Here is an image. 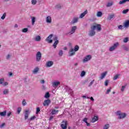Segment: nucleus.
Instances as JSON below:
<instances>
[{
    "label": "nucleus",
    "mask_w": 129,
    "mask_h": 129,
    "mask_svg": "<svg viewBox=\"0 0 129 129\" xmlns=\"http://www.w3.org/2000/svg\"><path fill=\"white\" fill-rule=\"evenodd\" d=\"M95 30L98 32L101 31V25L93 23L91 26V30L89 31L88 36L89 37H93L95 35Z\"/></svg>",
    "instance_id": "nucleus-1"
},
{
    "label": "nucleus",
    "mask_w": 129,
    "mask_h": 129,
    "mask_svg": "<svg viewBox=\"0 0 129 129\" xmlns=\"http://www.w3.org/2000/svg\"><path fill=\"white\" fill-rule=\"evenodd\" d=\"M116 115L118 116V119H123L126 117V113H122L121 111H117L116 112Z\"/></svg>",
    "instance_id": "nucleus-2"
},
{
    "label": "nucleus",
    "mask_w": 129,
    "mask_h": 129,
    "mask_svg": "<svg viewBox=\"0 0 129 129\" xmlns=\"http://www.w3.org/2000/svg\"><path fill=\"white\" fill-rule=\"evenodd\" d=\"M53 40L54 41V43L53 44L54 49L57 47V45L59 44V40H58V37L57 36H54L53 37Z\"/></svg>",
    "instance_id": "nucleus-3"
},
{
    "label": "nucleus",
    "mask_w": 129,
    "mask_h": 129,
    "mask_svg": "<svg viewBox=\"0 0 129 129\" xmlns=\"http://www.w3.org/2000/svg\"><path fill=\"white\" fill-rule=\"evenodd\" d=\"M119 44V43H118V42H116L115 43H114L113 44V45H112V46H111L109 48V51L110 52H112V51H114L115 50V49H116V48H117V46H118V45Z\"/></svg>",
    "instance_id": "nucleus-4"
},
{
    "label": "nucleus",
    "mask_w": 129,
    "mask_h": 129,
    "mask_svg": "<svg viewBox=\"0 0 129 129\" xmlns=\"http://www.w3.org/2000/svg\"><path fill=\"white\" fill-rule=\"evenodd\" d=\"M36 61L40 62L41 61V58H42V53L41 52L38 51L36 54Z\"/></svg>",
    "instance_id": "nucleus-5"
},
{
    "label": "nucleus",
    "mask_w": 129,
    "mask_h": 129,
    "mask_svg": "<svg viewBox=\"0 0 129 129\" xmlns=\"http://www.w3.org/2000/svg\"><path fill=\"white\" fill-rule=\"evenodd\" d=\"M68 123L67 122V121H62L61 122V124L60 125V126L61 127V128L62 129H67V125H68Z\"/></svg>",
    "instance_id": "nucleus-6"
},
{
    "label": "nucleus",
    "mask_w": 129,
    "mask_h": 129,
    "mask_svg": "<svg viewBox=\"0 0 129 129\" xmlns=\"http://www.w3.org/2000/svg\"><path fill=\"white\" fill-rule=\"evenodd\" d=\"M53 65H54V61H51V60L47 61L45 64V66L47 68L52 67V66H53Z\"/></svg>",
    "instance_id": "nucleus-7"
},
{
    "label": "nucleus",
    "mask_w": 129,
    "mask_h": 129,
    "mask_svg": "<svg viewBox=\"0 0 129 129\" xmlns=\"http://www.w3.org/2000/svg\"><path fill=\"white\" fill-rule=\"evenodd\" d=\"M53 34L49 35L45 39V41L49 43H53V40H51Z\"/></svg>",
    "instance_id": "nucleus-8"
},
{
    "label": "nucleus",
    "mask_w": 129,
    "mask_h": 129,
    "mask_svg": "<svg viewBox=\"0 0 129 129\" xmlns=\"http://www.w3.org/2000/svg\"><path fill=\"white\" fill-rule=\"evenodd\" d=\"M52 87H54V88H56L57 86H59L60 85V82L59 81H53L52 83Z\"/></svg>",
    "instance_id": "nucleus-9"
},
{
    "label": "nucleus",
    "mask_w": 129,
    "mask_h": 129,
    "mask_svg": "<svg viewBox=\"0 0 129 129\" xmlns=\"http://www.w3.org/2000/svg\"><path fill=\"white\" fill-rule=\"evenodd\" d=\"M79 20V18H78V17H75L73 18L72 21L71 22V24H72V25H74V24L78 23Z\"/></svg>",
    "instance_id": "nucleus-10"
},
{
    "label": "nucleus",
    "mask_w": 129,
    "mask_h": 129,
    "mask_svg": "<svg viewBox=\"0 0 129 129\" xmlns=\"http://www.w3.org/2000/svg\"><path fill=\"white\" fill-rule=\"evenodd\" d=\"M76 30H77V26H74L72 27L71 31L69 33V34H70V35H72V34H74Z\"/></svg>",
    "instance_id": "nucleus-11"
},
{
    "label": "nucleus",
    "mask_w": 129,
    "mask_h": 129,
    "mask_svg": "<svg viewBox=\"0 0 129 129\" xmlns=\"http://www.w3.org/2000/svg\"><path fill=\"white\" fill-rule=\"evenodd\" d=\"M91 59V55H88L86 57H85L83 60V62L85 63V62H87L89 61Z\"/></svg>",
    "instance_id": "nucleus-12"
},
{
    "label": "nucleus",
    "mask_w": 129,
    "mask_h": 129,
    "mask_svg": "<svg viewBox=\"0 0 129 129\" xmlns=\"http://www.w3.org/2000/svg\"><path fill=\"white\" fill-rule=\"evenodd\" d=\"M51 103V101L49 99L45 100L43 103V106H49V104Z\"/></svg>",
    "instance_id": "nucleus-13"
},
{
    "label": "nucleus",
    "mask_w": 129,
    "mask_h": 129,
    "mask_svg": "<svg viewBox=\"0 0 129 129\" xmlns=\"http://www.w3.org/2000/svg\"><path fill=\"white\" fill-rule=\"evenodd\" d=\"M69 56L70 57H71L72 56H74V55H75V51L74 50V49L73 48H71L70 49V51L69 52Z\"/></svg>",
    "instance_id": "nucleus-14"
},
{
    "label": "nucleus",
    "mask_w": 129,
    "mask_h": 129,
    "mask_svg": "<svg viewBox=\"0 0 129 129\" xmlns=\"http://www.w3.org/2000/svg\"><path fill=\"white\" fill-rule=\"evenodd\" d=\"M87 13H88V11H87V10H86L84 12L81 13L80 15L79 19H83V18H84V17H85L86 15H87Z\"/></svg>",
    "instance_id": "nucleus-15"
},
{
    "label": "nucleus",
    "mask_w": 129,
    "mask_h": 129,
    "mask_svg": "<svg viewBox=\"0 0 129 129\" xmlns=\"http://www.w3.org/2000/svg\"><path fill=\"white\" fill-rule=\"evenodd\" d=\"M46 22L47 24H51V23H52V18L50 16H47L46 18Z\"/></svg>",
    "instance_id": "nucleus-16"
},
{
    "label": "nucleus",
    "mask_w": 129,
    "mask_h": 129,
    "mask_svg": "<svg viewBox=\"0 0 129 129\" xmlns=\"http://www.w3.org/2000/svg\"><path fill=\"white\" fill-rule=\"evenodd\" d=\"M30 19L31 20V25L34 26L35 23H36V17L35 16L31 17Z\"/></svg>",
    "instance_id": "nucleus-17"
},
{
    "label": "nucleus",
    "mask_w": 129,
    "mask_h": 129,
    "mask_svg": "<svg viewBox=\"0 0 129 129\" xmlns=\"http://www.w3.org/2000/svg\"><path fill=\"white\" fill-rule=\"evenodd\" d=\"M106 74H107V72H105L101 74V76L99 77V79H100L101 80H102V79H103V78H104V77L106 76Z\"/></svg>",
    "instance_id": "nucleus-18"
},
{
    "label": "nucleus",
    "mask_w": 129,
    "mask_h": 129,
    "mask_svg": "<svg viewBox=\"0 0 129 129\" xmlns=\"http://www.w3.org/2000/svg\"><path fill=\"white\" fill-rule=\"evenodd\" d=\"M123 26L124 27V28H128L129 27V20H126L125 21L123 24Z\"/></svg>",
    "instance_id": "nucleus-19"
},
{
    "label": "nucleus",
    "mask_w": 129,
    "mask_h": 129,
    "mask_svg": "<svg viewBox=\"0 0 129 129\" xmlns=\"http://www.w3.org/2000/svg\"><path fill=\"white\" fill-rule=\"evenodd\" d=\"M29 113H30L29 110H26L25 111V115H24L25 119H27L29 117Z\"/></svg>",
    "instance_id": "nucleus-20"
},
{
    "label": "nucleus",
    "mask_w": 129,
    "mask_h": 129,
    "mask_svg": "<svg viewBox=\"0 0 129 129\" xmlns=\"http://www.w3.org/2000/svg\"><path fill=\"white\" fill-rule=\"evenodd\" d=\"M41 36H40L39 35H37L36 36H35V37L34 38V40L36 41V42H40V41H41Z\"/></svg>",
    "instance_id": "nucleus-21"
},
{
    "label": "nucleus",
    "mask_w": 129,
    "mask_h": 129,
    "mask_svg": "<svg viewBox=\"0 0 129 129\" xmlns=\"http://www.w3.org/2000/svg\"><path fill=\"white\" fill-rule=\"evenodd\" d=\"M38 72L39 68L36 67L33 70L32 73H33V74H37V73H38Z\"/></svg>",
    "instance_id": "nucleus-22"
},
{
    "label": "nucleus",
    "mask_w": 129,
    "mask_h": 129,
    "mask_svg": "<svg viewBox=\"0 0 129 129\" xmlns=\"http://www.w3.org/2000/svg\"><path fill=\"white\" fill-rule=\"evenodd\" d=\"M7 115V110L3 112H0V116H6Z\"/></svg>",
    "instance_id": "nucleus-23"
},
{
    "label": "nucleus",
    "mask_w": 129,
    "mask_h": 129,
    "mask_svg": "<svg viewBox=\"0 0 129 129\" xmlns=\"http://www.w3.org/2000/svg\"><path fill=\"white\" fill-rule=\"evenodd\" d=\"M114 14H113V13H112V14H110L109 15V16H108V19H109V20H112V19H113V18H114Z\"/></svg>",
    "instance_id": "nucleus-24"
},
{
    "label": "nucleus",
    "mask_w": 129,
    "mask_h": 129,
    "mask_svg": "<svg viewBox=\"0 0 129 129\" xmlns=\"http://www.w3.org/2000/svg\"><path fill=\"white\" fill-rule=\"evenodd\" d=\"M113 5V3L112 2H108L106 5L107 8H110V7L112 6Z\"/></svg>",
    "instance_id": "nucleus-25"
},
{
    "label": "nucleus",
    "mask_w": 129,
    "mask_h": 129,
    "mask_svg": "<svg viewBox=\"0 0 129 129\" xmlns=\"http://www.w3.org/2000/svg\"><path fill=\"white\" fill-rule=\"evenodd\" d=\"M98 120V117L95 116L93 118H92V122H95V121H97Z\"/></svg>",
    "instance_id": "nucleus-26"
},
{
    "label": "nucleus",
    "mask_w": 129,
    "mask_h": 129,
    "mask_svg": "<svg viewBox=\"0 0 129 129\" xmlns=\"http://www.w3.org/2000/svg\"><path fill=\"white\" fill-rule=\"evenodd\" d=\"M97 17H98V18H100L102 16V12H101V11H99L97 13V15H96Z\"/></svg>",
    "instance_id": "nucleus-27"
},
{
    "label": "nucleus",
    "mask_w": 129,
    "mask_h": 129,
    "mask_svg": "<svg viewBox=\"0 0 129 129\" xmlns=\"http://www.w3.org/2000/svg\"><path fill=\"white\" fill-rule=\"evenodd\" d=\"M110 127V125L109 124H106L103 126V129H109Z\"/></svg>",
    "instance_id": "nucleus-28"
},
{
    "label": "nucleus",
    "mask_w": 129,
    "mask_h": 129,
    "mask_svg": "<svg viewBox=\"0 0 129 129\" xmlns=\"http://www.w3.org/2000/svg\"><path fill=\"white\" fill-rule=\"evenodd\" d=\"M86 74V72H85V71H83L81 73L80 76H81V77H84L85 76Z\"/></svg>",
    "instance_id": "nucleus-29"
},
{
    "label": "nucleus",
    "mask_w": 129,
    "mask_h": 129,
    "mask_svg": "<svg viewBox=\"0 0 129 129\" xmlns=\"http://www.w3.org/2000/svg\"><path fill=\"white\" fill-rule=\"evenodd\" d=\"M126 3V0H121L119 2V5H123V4H125Z\"/></svg>",
    "instance_id": "nucleus-30"
},
{
    "label": "nucleus",
    "mask_w": 129,
    "mask_h": 129,
    "mask_svg": "<svg viewBox=\"0 0 129 129\" xmlns=\"http://www.w3.org/2000/svg\"><path fill=\"white\" fill-rule=\"evenodd\" d=\"M58 110H52V112H51V114H56V113H58Z\"/></svg>",
    "instance_id": "nucleus-31"
},
{
    "label": "nucleus",
    "mask_w": 129,
    "mask_h": 129,
    "mask_svg": "<svg viewBox=\"0 0 129 129\" xmlns=\"http://www.w3.org/2000/svg\"><path fill=\"white\" fill-rule=\"evenodd\" d=\"M45 98H49L50 97V94L49 92H47L44 95Z\"/></svg>",
    "instance_id": "nucleus-32"
},
{
    "label": "nucleus",
    "mask_w": 129,
    "mask_h": 129,
    "mask_svg": "<svg viewBox=\"0 0 129 129\" xmlns=\"http://www.w3.org/2000/svg\"><path fill=\"white\" fill-rule=\"evenodd\" d=\"M78 50H79V46L78 45H76L75 46V48H74V50L75 52H77V51H78Z\"/></svg>",
    "instance_id": "nucleus-33"
},
{
    "label": "nucleus",
    "mask_w": 129,
    "mask_h": 129,
    "mask_svg": "<svg viewBox=\"0 0 129 129\" xmlns=\"http://www.w3.org/2000/svg\"><path fill=\"white\" fill-rule=\"evenodd\" d=\"M94 113V110H93V109H91L90 108L89 109V113H90V114H92V113Z\"/></svg>",
    "instance_id": "nucleus-34"
},
{
    "label": "nucleus",
    "mask_w": 129,
    "mask_h": 129,
    "mask_svg": "<svg viewBox=\"0 0 129 129\" xmlns=\"http://www.w3.org/2000/svg\"><path fill=\"white\" fill-rule=\"evenodd\" d=\"M7 16V13H5L1 17V20H5L6 19V17Z\"/></svg>",
    "instance_id": "nucleus-35"
},
{
    "label": "nucleus",
    "mask_w": 129,
    "mask_h": 129,
    "mask_svg": "<svg viewBox=\"0 0 129 129\" xmlns=\"http://www.w3.org/2000/svg\"><path fill=\"white\" fill-rule=\"evenodd\" d=\"M3 93L5 95L9 94V90L8 89L4 90V91H3Z\"/></svg>",
    "instance_id": "nucleus-36"
},
{
    "label": "nucleus",
    "mask_w": 129,
    "mask_h": 129,
    "mask_svg": "<svg viewBox=\"0 0 129 129\" xmlns=\"http://www.w3.org/2000/svg\"><path fill=\"white\" fill-rule=\"evenodd\" d=\"M32 5H35L37 4V0H32L31 1Z\"/></svg>",
    "instance_id": "nucleus-37"
},
{
    "label": "nucleus",
    "mask_w": 129,
    "mask_h": 129,
    "mask_svg": "<svg viewBox=\"0 0 129 129\" xmlns=\"http://www.w3.org/2000/svg\"><path fill=\"white\" fill-rule=\"evenodd\" d=\"M120 75L119 74H117L116 76H115L113 78V80H116V79H118V77L120 76Z\"/></svg>",
    "instance_id": "nucleus-38"
},
{
    "label": "nucleus",
    "mask_w": 129,
    "mask_h": 129,
    "mask_svg": "<svg viewBox=\"0 0 129 129\" xmlns=\"http://www.w3.org/2000/svg\"><path fill=\"white\" fill-rule=\"evenodd\" d=\"M58 55H59V56H62V55H63V50H59V52H58Z\"/></svg>",
    "instance_id": "nucleus-39"
},
{
    "label": "nucleus",
    "mask_w": 129,
    "mask_h": 129,
    "mask_svg": "<svg viewBox=\"0 0 129 129\" xmlns=\"http://www.w3.org/2000/svg\"><path fill=\"white\" fill-rule=\"evenodd\" d=\"M125 87H126V85L122 86L121 88V91H124V89H125Z\"/></svg>",
    "instance_id": "nucleus-40"
},
{
    "label": "nucleus",
    "mask_w": 129,
    "mask_h": 129,
    "mask_svg": "<svg viewBox=\"0 0 129 129\" xmlns=\"http://www.w3.org/2000/svg\"><path fill=\"white\" fill-rule=\"evenodd\" d=\"M21 111H22V108L19 107L17 109V113L20 114V112H21Z\"/></svg>",
    "instance_id": "nucleus-41"
},
{
    "label": "nucleus",
    "mask_w": 129,
    "mask_h": 129,
    "mask_svg": "<svg viewBox=\"0 0 129 129\" xmlns=\"http://www.w3.org/2000/svg\"><path fill=\"white\" fill-rule=\"evenodd\" d=\"M95 80H93V81H92L90 83H89V87H90V86H91V85H92L94 83V82H95Z\"/></svg>",
    "instance_id": "nucleus-42"
},
{
    "label": "nucleus",
    "mask_w": 129,
    "mask_h": 129,
    "mask_svg": "<svg viewBox=\"0 0 129 129\" xmlns=\"http://www.w3.org/2000/svg\"><path fill=\"white\" fill-rule=\"evenodd\" d=\"M128 11H129L128 9H126L125 10H123L122 11V14H127V13H128Z\"/></svg>",
    "instance_id": "nucleus-43"
},
{
    "label": "nucleus",
    "mask_w": 129,
    "mask_h": 129,
    "mask_svg": "<svg viewBox=\"0 0 129 129\" xmlns=\"http://www.w3.org/2000/svg\"><path fill=\"white\" fill-rule=\"evenodd\" d=\"M65 89H66V91L68 92L69 91H70V90L71 89H70V88L69 87H65Z\"/></svg>",
    "instance_id": "nucleus-44"
},
{
    "label": "nucleus",
    "mask_w": 129,
    "mask_h": 129,
    "mask_svg": "<svg viewBox=\"0 0 129 129\" xmlns=\"http://www.w3.org/2000/svg\"><path fill=\"white\" fill-rule=\"evenodd\" d=\"M27 105V102H26V100H23L22 101V105H23V106H25V105Z\"/></svg>",
    "instance_id": "nucleus-45"
},
{
    "label": "nucleus",
    "mask_w": 129,
    "mask_h": 129,
    "mask_svg": "<svg viewBox=\"0 0 129 129\" xmlns=\"http://www.w3.org/2000/svg\"><path fill=\"white\" fill-rule=\"evenodd\" d=\"M87 120H88V118L86 117L84 118L83 119V121H84V122H85V123H87Z\"/></svg>",
    "instance_id": "nucleus-46"
},
{
    "label": "nucleus",
    "mask_w": 129,
    "mask_h": 129,
    "mask_svg": "<svg viewBox=\"0 0 129 129\" xmlns=\"http://www.w3.org/2000/svg\"><path fill=\"white\" fill-rule=\"evenodd\" d=\"M23 33H27L28 32V28H24L22 30Z\"/></svg>",
    "instance_id": "nucleus-47"
},
{
    "label": "nucleus",
    "mask_w": 129,
    "mask_h": 129,
    "mask_svg": "<svg viewBox=\"0 0 129 129\" xmlns=\"http://www.w3.org/2000/svg\"><path fill=\"white\" fill-rule=\"evenodd\" d=\"M128 41V38H125L123 39L124 43H127Z\"/></svg>",
    "instance_id": "nucleus-48"
},
{
    "label": "nucleus",
    "mask_w": 129,
    "mask_h": 129,
    "mask_svg": "<svg viewBox=\"0 0 129 129\" xmlns=\"http://www.w3.org/2000/svg\"><path fill=\"white\" fill-rule=\"evenodd\" d=\"M123 28V26L122 25L118 26V29H119V30H122Z\"/></svg>",
    "instance_id": "nucleus-49"
},
{
    "label": "nucleus",
    "mask_w": 129,
    "mask_h": 129,
    "mask_svg": "<svg viewBox=\"0 0 129 129\" xmlns=\"http://www.w3.org/2000/svg\"><path fill=\"white\" fill-rule=\"evenodd\" d=\"M40 110H41L40 109V108L37 107V109H36V114H38V113H39Z\"/></svg>",
    "instance_id": "nucleus-50"
},
{
    "label": "nucleus",
    "mask_w": 129,
    "mask_h": 129,
    "mask_svg": "<svg viewBox=\"0 0 129 129\" xmlns=\"http://www.w3.org/2000/svg\"><path fill=\"white\" fill-rule=\"evenodd\" d=\"M123 49L125 50V51H129V48L127 46H124Z\"/></svg>",
    "instance_id": "nucleus-51"
},
{
    "label": "nucleus",
    "mask_w": 129,
    "mask_h": 129,
    "mask_svg": "<svg viewBox=\"0 0 129 129\" xmlns=\"http://www.w3.org/2000/svg\"><path fill=\"white\" fill-rule=\"evenodd\" d=\"M35 118H36V116H33L29 119V120H34Z\"/></svg>",
    "instance_id": "nucleus-52"
},
{
    "label": "nucleus",
    "mask_w": 129,
    "mask_h": 129,
    "mask_svg": "<svg viewBox=\"0 0 129 129\" xmlns=\"http://www.w3.org/2000/svg\"><path fill=\"white\" fill-rule=\"evenodd\" d=\"M4 79L3 78L0 79V84H2L4 83Z\"/></svg>",
    "instance_id": "nucleus-53"
},
{
    "label": "nucleus",
    "mask_w": 129,
    "mask_h": 129,
    "mask_svg": "<svg viewBox=\"0 0 129 129\" xmlns=\"http://www.w3.org/2000/svg\"><path fill=\"white\" fill-rule=\"evenodd\" d=\"M68 92V93H69L71 95H72V94H73V91L71 89L70 90V91H69Z\"/></svg>",
    "instance_id": "nucleus-54"
},
{
    "label": "nucleus",
    "mask_w": 129,
    "mask_h": 129,
    "mask_svg": "<svg viewBox=\"0 0 129 129\" xmlns=\"http://www.w3.org/2000/svg\"><path fill=\"white\" fill-rule=\"evenodd\" d=\"M9 83H8V82H5V83H3V84H2V85H3V86H7V85H8Z\"/></svg>",
    "instance_id": "nucleus-55"
},
{
    "label": "nucleus",
    "mask_w": 129,
    "mask_h": 129,
    "mask_svg": "<svg viewBox=\"0 0 129 129\" xmlns=\"http://www.w3.org/2000/svg\"><path fill=\"white\" fill-rule=\"evenodd\" d=\"M108 85V80H106L105 82V86H107Z\"/></svg>",
    "instance_id": "nucleus-56"
},
{
    "label": "nucleus",
    "mask_w": 129,
    "mask_h": 129,
    "mask_svg": "<svg viewBox=\"0 0 129 129\" xmlns=\"http://www.w3.org/2000/svg\"><path fill=\"white\" fill-rule=\"evenodd\" d=\"M5 125H6V123H3L0 125V127H4V126H5Z\"/></svg>",
    "instance_id": "nucleus-57"
},
{
    "label": "nucleus",
    "mask_w": 129,
    "mask_h": 129,
    "mask_svg": "<svg viewBox=\"0 0 129 129\" xmlns=\"http://www.w3.org/2000/svg\"><path fill=\"white\" fill-rule=\"evenodd\" d=\"M109 92H110V89H108L107 90L106 94H108V93H109Z\"/></svg>",
    "instance_id": "nucleus-58"
},
{
    "label": "nucleus",
    "mask_w": 129,
    "mask_h": 129,
    "mask_svg": "<svg viewBox=\"0 0 129 129\" xmlns=\"http://www.w3.org/2000/svg\"><path fill=\"white\" fill-rule=\"evenodd\" d=\"M11 115H12V112H10L7 113V116H11Z\"/></svg>",
    "instance_id": "nucleus-59"
},
{
    "label": "nucleus",
    "mask_w": 129,
    "mask_h": 129,
    "mask_svg": "<svg viewBox=\"0 0 129 129\" xmlns=\"http://www.w3.org/2000/svg\"><path fill=\"white\" fill-rule=\"evenodd\" d=\"M40 83H41V84H44V83H45V80H42L40 81Z\"/></svg>",
    "instance_id": "nucleus-60"
},
{
    "label": "nucleus",
    "mask_w": 129,
    "mask_h": 129,
    "mask_svg": "<svg viewBox=\"0 0 129 129\" xmlns=\"http://www.w3.org/2000/svg\"><path fill=\"white\" fill-rule=\"evenodd\" d=\"M11 58V55L8 54L7 56V59H10Z\"/></svg>",
    "instance_id": "nucleus-61"
},
{
    "label": "nucleus",
    "mask_w": 129,
    "mask_h": 129,
    "mask_svg": "<svg viewBox=\"0 0 129 129\" xmlns=\"http://www.w3.org/2000/svg\"><path fill=\"white\" fill-rule=\"evenodd\" d=\"M90 99H91V100H92V101H94V98H93L92 97H91Z\"/></svg>",
    "instance_id": "nucleus-62"
},
{
    "label": "nucleus",
    "mask_w": 129,
    "mask_h": 129,
    "mask_svg": "<svg viewBox=\"0 0 129 129\" xmlns=\"http://www.w3.org/2000/svg\"><path fill=\"white\" fill-rule=\"evenodd\" d=\"M13 76V73L10 72L9 73V76Z\"/></svg>",
    "instance_id": "nucleus-63"
},
{
    "label": "nucleus",
    "mask_w": 129,
    "mask_h": 129,
    "mask_svg": "<svg viewBox=\"0 0 129 129\" xmlns=\"http://www.w3.org/2000/svg\"><path fill=\"white\" fill-rule=\"evenodd\" d=\"M86 123L87 126H89L90 125V123H89L88 122H87Z\"/></svg>",
    "instance_id": "nucleus-64"
}]
</instances>
